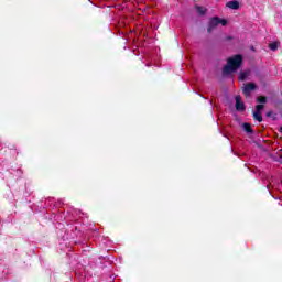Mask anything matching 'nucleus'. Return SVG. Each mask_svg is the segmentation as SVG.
Instances as JSON below:
<instances>
[{
	"label": "nucleus",
	"instance_id": "f257e3e1",
	"mask_svg": "<svg viewBox=\"0 0 282 282\" xmlns=\"http://www.w3.org/2000/svg\"><path fill=\"white\" fill-rule=\"evenodd\" d=\"M243 62V58L241 55H236L230 57L227 61V65L224 67V74H232V72H237L241 67V63Z\"/></svg>",
	"mask_w": 282,
	"mask_h": 282
},
{
	"label": "nucleus",
	"instance_id": "f03ea898",
	"mask_svg": "<svg viewBox=\"0 0 282 282\" xmlns=\"http://www.w3.org/2000/svg\"><path fill=\"white\" fill-rule=\"evenodd\" d=\"M226 23H228L226 20H221L219 18H213L210 21H209V28H208V32H212V30L214 28H217V25H226Z\"/></svg>",
	"mask_w": 282,
	"mask_h": 282
},
{
	"label": "nucleus",
	"instance_id": "7ed1b4c3",
	"mask_svg": "<svg viewBox=\"0 0 282 282\" xmlns=\"http://www.w3.org/2000/svg\"><path fill=\"white\" fill-rule=\"evenodd\" d=\"M254 89H257V86L253 83H249L246 84L243 87V94L245 96L248 98V96H250V94H252V91H254Z\"/></svg>",
	"mask_w": 282,
	"mask_h": 282
},
{
	"label": "nucleus",
	"instance_id": "20e7f679",
	"mask_svg": "<svg viewBox=\"0 0 282 282\" xmlns=\"http://www.w3.org/2000/svg\"><path fill=\"white\" fill-rule=\"evenodd\" d=\"M236 109L237 111H243L246 109V106L241 102V97H236Z\"/></svg>",
	"mask_w": 282,
	"mask_h": 282
},
{
	"label": "nucleus",
	"instance_id": "39448f33",
	"mask_svg": "<svg viewBox=\"0 0 282 282\" xmlns=\"http://www.w3.org/2000/svg\"><path fill=\"white\" fill-rule=\"evenodd\" d=\"M227 8H230V10H238L239 2L238 1H229V2H227Z\"/></svg>",
	"mask_w": 282,
	"mask_h": 282
},
{
	"label": "nucleus",
	"instance_id": "423d86ee",
	"mask_svg": "<svg viewBox=\"0 0 282 282\" xmlns=\"http://www.w3.org/2000/svg\"><path fill=\"white\" fill-rule=\"evenodd\" d=\"M253 118H254V120H258V122L263 121V117L261 116V112L254 111L253 112Z\"/></svg>",
	"mask_w": 282,
	"mask_h": 282
},
{
	"label": "nucleus",
	"instance_id": "0eeeda50",
	"mask_svg": "<svg viewBox=\"0 0 282 282\" xmlns=\"http://www.w3.org/2000/svg\"><path fill=\"white\" fill-rule=\"evenodd\" d=\"M249 75H250L249 72H241V73L239 74V77H238V78H239V80H246Z\"/></svg>",
	"mask_w": 282,
	"mask_h": 282
},
{
	"label": "nucleus",
	"instance_id": "6e6552de",
	"mask_svg": "<svg viewBox=\"0 0 282 282\" xmlns=\"http://www.w3.org/2000/svg\"><path fill=\"white\" fill-rule=\"evenodd\" d=\"M269 47L272 50V52H276V50H279V42L270 43Z\"/></svg>",
	"mask_w": 282,
	"mask_h": 282
},
{
	"label": "nucleus",
	"instance_id": "1a4fd4ad",
	"mask_svg": "<svg viewBox=\"0 0 282 282\" xmlns=\"http://www.w3.org/2000/svg\"><path fill=\"white\" fill-rule=\"evenodd\" d=\"M242 128L247 133H252V127L250 126V123H243Z\"/></svg>",
	"mask_w": 282,
	"mask_h": 282
},
{
	"label": "nucleus",
	"instance_id": "9d476101",
	"mask_svg": "<svg viewBox=\"0 0 282 282\" xmlns=\"http://www.w3.org/2000/svg\"><path fill=\"white\" fill-rule=\"evenodd\" d=\"M196 10L199 14H206V8L204 7H196Z\"/></svg>",
	"mask_w": 282,
	"mask_h": 282
},
{
	"label": "nucleus",
	"instance_id": "9b49d317",
	"mask_svg": "<svg viewBox=\"0 0 282 282\" xmlns=\"http://www.w3.org/2000/svg\"><path fill=\"white\" fill-rule=\"evenodd\" d=\"M265 97H263V96H260V97H258V99H257V101L258 102H260V104H262V105H265Z\"/></svg>",
	"mask_w": 282,
	"mask_h": 282
},
{
	"label": "nucleus",
	"instance_id": "f8f14e48",
	"mask_svg": "<svg viewBox=\"0 0 282 282\" xmlns=\"http://www.w3.org/2000/svg\"><path fill=\"white\" fill-rule=\"evenodd\" d=\"M262 109H263V105H257L256 106V111L261 112Z\"/></svg>",
	"mask_w": 282,
	"mask_h": 282
}]
</instances>
